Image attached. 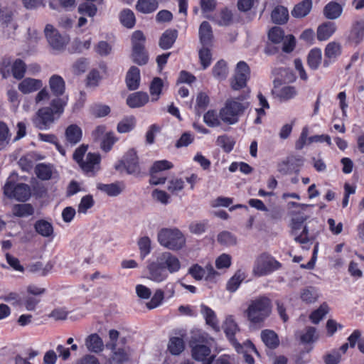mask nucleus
Wrapping results in <instances>:
<instances>
[{
  "label": "nucleus",
  "instance_id": "1",
  "mask_svg": "<svg viewBox=\"0 0 364 364\" xmlns=\"http://www.w3.org/2000/svg\"><path fill=\"white\" fill-rule=\"evenodd\" d=\"M272 308L269 297H259L249 305L246 311L247 319L253 324H260L270 316Z\"/></svg>",
  "mask_w": 364,
  "mask_h": 364
},
{
  "label": "nucleus",
  "instance_id": "2",
  "mask_svg": "<svg viewBox=\"0 0 364 364\" xmlns=\"http://www.w3.org/2000/svg\"><path fill=\"white\" fill-rule=\"evenodd\" d=\"M241 97L228 99L224 107L220 109L219 115L221 121L227 124H234L238 122L248 107L247 102H242Z\"/></svg>",
  "mask_w": 364,
  "mask_h": 364
},
{
  "label": "nucleus",
  "instance_id": "3",
  "mask_svg": "<svg viewBox=\"0 0 364 364\" xmlns=\"http://www.w3.org/2000/svg\"><path fill=\"white\" fill-rule=\"evenodd\" d=\"M159 243L169 250H178L186 243L183 233L177 228H162L157 235Z\"/></svg>",
  "mask_w": 364,
  "mask_h": 364
},
{
  "label": "nucleus",
  "instance_id": "4",
  "mask_svg": "<svg viewBox=\"0 0 364 364\" xmlns=\"http://www.w3.org/2000/svg\"><path fill=\"white\" fill-rule=\"evenodd\" d=\"M119 333L115 329L109 331L110 341L105 344L107 349L112 351V355L109 359V364H124L129 359L128 353V347L122 346L117 348V341L119 338Z\"/></svg>",
  "mask_w": 364,
  "mask_h": 364
},
{
  "label": "nucleus",
  "instance_id": "5",
  "mask_svg": "<svg viewBox=\"0 0 364 364\" xmlns=\"http://www.w3.org/2000/svg\"><path fill=\"white\" fill-rule=\"evenodd\" d=\"M282 264L272 255L262 253L255 260L253 272L257 277L266 276L279 269Z\"/></svg>",
  "mask_w": 364,
  "mask_h": 364
},
{
  "label": "nucleus",
  "instance_id": "6",
  "mask_svg": "<svg viewBox=\"0 0 364 364\" xmlns=\"http://www.w3.org/2000/svg\"><path fill=\"white\" fill-rule=\"evenodd\" d=\"M4 193L9 198L26 202L30 198L32 193L31 188L28 184L7 181L4 186Z\"/></svg>",
  "mask_w": 364,
  "mask_h": 364
},
{
  "label": "nucleus",
  "instance_id": "7",
  "mask_svg": "<svg viewBox=\"0 0 364 364\" xmlns=\"http://www.w3.org/2000/svg\"><path fill=\"white\" fill-rule=\"evenodd\" d=\"M44 34L49 46L55 51H63L70 41L68 36L60 34L51 24L46 26Z\"/></svg>",
  "mask_w": 364,
  "mask_h": 364
},
{
  "label": "nucleus",
  "instance_id": "8",
  "mask_svg": "<svg viewBox=\"0 0 364 364\" xmlns=\"http://www.w3.org/2000/svg\"><path fill=\"white\" fill-rule=\"evenodd\" d=\"M115 169L117 171L125 169L128 174L139 175L141 170L136 151L134 149H129L124 156L123 159L115 165Z\"/></svg>",
  "mask_w": 364,
  "mask_h": 364
},
{
  "label": "nucleus",
  "instance_id": "9",
  "mask_svg": "<svg viewBox=\"0 0 364 364\" xmlns=\"http://www.w3.org/2000/svg\"><path fill=\"white\" fill-rule=\"evenodd\" d=\"M205 338L203 336H192L189 341L192 357L197 361H203L210 354V348L203 344Z\"/></svg>",
  "mask_w": 364,
  "mask_h": 364
},
{
  "label": "nucleus",
  "instance_id": "10",
  "mask_svg": "<svg viewBox=\"0 0 364 364\" xmlns=\"http://www.w3.org/2000/svg\"><path fill=\"white\" fill-rule=\"evenodd\" d=\"M250 70L245 61H240L236 66L235 73L231 79L230 85L235 90L245 87L250 77Z\"/></svg>",
  "mask_w": 364,
  "mask_h": 364
},
{
  "label": "nucleus",
  "instance_id": "11",
  "mask_svg": "<svg viewBox=\"0 0 364 364\" xmlns=\"http://www.w3.org/2000/svg\"><path fill=\"white\" fill-rule=\"evenodd\" d=\"M55 121L53 109L49 107L39 109L33 119V124L39 129H48Z\"/></svg>",
  "mask_w": 364,
  "mask_h": 364
},
{
  "label": "nucleus",
  "instance_id": "12",
  "mask_svg": "<svg viewBox=\"0 0 364 364\" xmlns=\"http://www.w3.org/2000/svg\"><path fill=\"white\" fill-rule=\"evenodd\" d=\"M306 217H297L292 219L291 235L294 237L295 241L301 244H306L309 242L308 237V229L306 226L302 228Z\"/></svg>",
  "mask_w": 364,
  "mask_h": 364
},
{
  "label": "nucleus",
  "instance_id": "13",
  "mask_svg": "<svg viewBox=\"0 0 364 364\" xmlns=\"http://www.w3.org/2000/svg\"><path fill=\"white\" fill-rule=\"evenodd\" d=\"M147 277L154 282H160L166 279L168 274L164 267L159 262V256L156 261H148L146 266Z\"/></svg>",
  "mask_w": 364,
  "mask_h": 364
},
{
  "label": "nucleus",
  "instance_id": "14",
  "mask_svg": "<svg viewBox=\"0 0 364 364\" xmlns=\"http://www.w3.org/2000/svg\"><path fill=\"white\" fill-rule=\"evenodd\" d=\"M100 163L99 154L88 153L85 159L79 166L87 176H93L100 168Z\"/></svg>",
  "mask_w": 364,
  "mask_h": 364
},
{
  "label": "nucleus",
  "instance_id": "15",
  "mask_svg": "<svg viewBox=\"0 0 364 364\" xmlns=\"http://www.w3.org/2000/svg\"><path fill=\"white\" fill-rule=\"evenodd\" d=\"M159 262L164 267V269H167L170 273L176 272L181 268V262L178 257L168 252L160 254Z\"/></svg>",
  "mask_w": 364,
  "mask_h": 364
},
{
  "label": "nucleus",
  "instance_id": "16",
  "mask_svg": "<svg viewBox=\"0 0 364 364\" xmlns=\"http://www.w3.org/2000/svg\"><path fill=\"white\" fill-rule=\"evenodd\" d=\"M238 330L237 323L232 320L227 319L224 324V332L226 337L235 347L236 351L239 353H243V346L235 338V333Z\"/></svg>",
  "mask_w": 364,
  "mask_h": 364
},
{
  "label": "nucleus",
  "instance_id": "17",
  "mask_svg": "<svg viewBox=\"0 0 364 364\" xmlns=\"http://www.w3.org/2000/svg\"><path fill=\"white\" fill-rule=\"evenodd\" d=\"M82 136V130L77 124L69 125L65 130V143L68 145L73 146L78 144Z\"/></svg>",
  "mask_w": 364,
  "mask_h": 364
},
{
  "label": "nucleus",
  "instance_id": "18",
  "mask_svg": "<svg viewBox=\"0 0 364 364\" xmlns=\"http://www.w3.org/2000/svg\"><path fill=\"white\" fill-rule=\"evenodd\" d=\"M341 53V46L338 43L331 42L329 43L325 48L324 51V60L323 65L324 67L327 68L333 62L336 60L337 57H338Z\"/></svg>",
  "mask_w": 364,
  "mask_h": 364
},
{
  "label": "nucleus",
  "instance_id": "19",
  "mask_svg": "<svg viewBox=\"0 0 364 364\" xmlns=\"http://www.w3.org/2000/svg\"><path fill=\"white\" fill-rule=\"evenodd\" d=\"M364 38V20L355 21L351 26L348 39L355 45L359 44Z\"/></svg>",
  "mask_w": 364,
  "mask_h": 364
},
{
  "label": "nucleus",
  "instance_id": "20",
  "mask_svg": "<svg viewBox=\"0 0 364 364\" xmlns=\"http://www.w3.org/2000/svg\"><path fill=\"white\" fill-rule=\"evenodd\" d=\"M200 42L203 46H211L213 39L212 27L208 21H203L198 31Z\"/></svg>",
  "mask_w": 364,
  "mask_h": 364
},
{
  "label": "nucleus",
  "instance_id": "21",
  "mask_svg": "<svg viewBox=\"0 0 364 364\" xmlns=\"http://www.w3.org/2000/svg\"><path fill=\"white\" fill-rule=\"evenodd\" d=\"M42 87V80L31 77L25 78L18 85V90L23 94L36 92L41 89Z\"/></svg>",
  "mask_w": 364,
  "mask_h": 364
},
{
  "label": "nucleus",
  "instance_id": "22",
  "mask_svg": "<svg viewBox=\"0 0 364 364\" xmlns=\"http://www.w3.org/2000/svg\"><path fill=\"white\" fill-rule=\"evenodd\" d=\"M97 188L109 196L115 197L123 191L124 185L120 182L109 184L99 183L97 184Z\"/></svg>",
  "mask_w": 364,
  "mask_h": 364
},
{
  "label": "nucleus",
  "instance_id": "23",
  "mask_svg": "<svg viewBox=\"0 0 364 364\" xmlns=\"http://www.w3.org/2000/svg\"><path fill=\"white\" fill-rule=\"evenodd\" d=\"M85 346L89 351L100 353L104 350L105 345L102 339L97 333H92L85 338Z\"/></svg>",
  "mask_w": 364,
  "mask_h": 364
},
{
  "label": "nucleus",
  "instance_id": "24",
  "mask_svg": "<svg viewBox=\"0 0 364 364\" xmlns=\"http://www.w3.org/2000/svg\"><path fill=\"white\" fill-rule=\"evenodd\" d=\"M149 101V95L146 92H136L131 94L127 99V104L131 108L141 107Z\"/></svg>",
  "mask_w": 364,
  "mask_h": 364
},
{
  "label": "nucleus",
  "instance_id": "25",
  "mask_svg": "<svg viewBox=\"0 0 364 364\" xmlns=\"http://www.w3.org/2000/svg\"><path fill=\"white\" fill-rule=\"evenodd\" d=\"M49 87L53 95L60 97L65 92V83L61 76L53 75L49 79Z\"/></svg>",
  "mask_w": 364,
  "mask_h": 364
},
{
  "label": "nucleus",
  "instance_id": "26",
  "mask_svg": "<svg viewBox=\"0 0 364 364\" xmlns=\"http://www.w3.org/2000/svg\"><path fill=\"white\" fill-rule=\"evenodd\" d=\"M140 70L137 67L132 66L126 75V84L129 90H135L139 86Z\"/></svg>",
  "mask_w": 364,
  "mask_h": 364
},
{
  "label": "nucleus",
  "instance_id": "27",
  "mask_svg": "<svg viewBox=\"0 0 364 364\" xmlns=\"http://www.w3.org/2000/svg\"><path fill=\"white\" fill-rule=\"evenodd\" d=\"M336 31L334 22L326 21L318 27L317 38L319 41L328 40Z\"/></svg>",
  "mask_w": 364,
  "mask_h": 364
},
{
  "label": "nucleus",
  "instance_id": "28",
  "mask_svg": "<svg viewBox=\"0 0 364 364\" xmlns=\"http://www.w3.org/2000/svg\"><path fill=\"white\" fill-rule=\"evenodd\" d=\"M178 36L176 30L167 29L161 35L159 45L164 50L169 49L175 43Z\"/></svg>",
  "mask_w": 364,
  "mask_h": 364
},
{
  "label": "nucleus",
  "instance_id": "29",
  "mask_svg": "<svg viewBox=\"0 0 364 364\" xmlns=\"http://www.w3.org/2000/svg\"><path fill=\"white\" fill-rule=\"evenodd\" d=\"M220 26H227L230 24L232 19V12L227 8L223 9L218 14L210 17L207 16Z\"/></svg>",
  "mask_w": 364,
  "mask_h": 364
},
{
  "label": "nucleus",
  "instance_id": "30",
  "mask_svg": "<svg viewBox=\"0 0 364 364\" xmlns=\"http://www.w3.org/2000/svg\"><path fill=\"white\" fill-rule=\"evenodd\" d=\"M158 7L157 0H138L136 4V9L144 14L154 13Z\"/></svg>",
  "mask_w": 364,
  "mask_h": 364
},
{
  "label": "nucleus",
  "instance_id": "31",
  "mask_svg": "<svg viewBox=\"0 0 364 364\" xmlns=\"http://www.w3.org/2000/svg\"><path fill=\"white\" fill-rule=\"evenodd\" d=\"M261 338L264 343L270 349H274L279 345L278 336L272 330H263L261 333Z\"/></svg>",
  "mask_w": 364,
  "mask_h": 364
},
{
  "label": "nucleus",
  "instance_id": "32",
  "mask_svg": "<svg viewBox=\"0 0 364 364\" xmlns=\"http://www.w3.org/2000/svg\"><path fill=\"white\" fill-rule=\"evenodd\" d=\"M342 6L335 1L327 4L323 9V14L328 19L333 20L339 18L342 14Z\"/></svg>",
  "mask_w": 364,
  "mask_h": 364
},
{
  "label": "nucleus",
  "instance_id": "33",
  "mask_svg": "<svg viewBox=\"0 0 364 364\" xmlns=\"http://www.w3.org/2000/svg\"><path fill=\"white\" fill-rule=\"evenodd\" d=\"M311 8V0H303L294 6L291 15L296 18H303L309 14Z\"/></svg>",
  "mask_w": 364,
  "mask_h": 364
},
{
  "label": "nucleus",
  "instance_id": "34",
  "mask_svg": "<svg viewBox=\"0 0 364 364\" xmlns=\"http://www.w3.org/2000/svg\"><path fill=\"white\" fill-rule=\"evenodd\" d=\"M12 213L19 218L28 217L34 213V208L30 203L16 204L12 208Z\"/></svg>",
  "mask_w": 364,
  "mask_h": 364
},
{
  "label": "nucleus",
  "instance_id": "35",
  "mask_svg": "<svg viewBox=\"0 0 364 364\" xmlns=\"http://www.w3.org/2000/svg\"><path fill=\"white\" fill-rule=\"evenodd\" d=\"M36 232L43 237H50L53 233V228L51 223L45 220H37L34 225Z\"/></svg>",
  "mask_w": 364,
  "mask_h": 364
},
{
  "label": "nucleus",
  "instance_id": "36",
  "mask_svg": "<svg viewBox=\"0 0 364 364\" xmlns=\"http://www.w3.org/2000/svg\"><path fill=\"white\" fill-rule=\"evenodd\" d=\"M185 349V343L183 338L179 337H171L168 344V350L174 355L181 353Z\"/></svg>",
  "mask_w": 364,
  "mask_h": 364
},
{
  "label": "nucleus",
  "instance_id": "37",
  "mask_svg": "<svg viewBox=\"0 0 364 364\" xmlns=\"http://www.w3.org/2000/svg\"><path fill=\"white\" fill-rule=\"evenodd\" d=\"M322 53L319 48H314L310 50L307 56V63L312 70H316L321 63Z\"/></svg>",
  "mask_w": 364,
  "mask_h": 364
},
{
  "label": "nucleus",
  "instance_id": "38",
  "mask_svg": "<svg viewBox=\"0 0 364 364\" xmlns=\"http://www.w3.org/2000/svg\"><path fill=\"white\" fill-rule=\"evenodd\" d=\"M245 277L246 276L245 272L240 269L237 270L228 282L226 287L227 289L230 293L235 292L240 285L241 282L245 279Z\"/></svg>",
  "mask_w": 364,
  "mask_h": 364
},
{
  "label": "nucleus",
  "instance_id": "39",
  "mask_svg": "<svg viewBox=\"0 0 364 364\" xmlns=\"http://www.w3.org/2000/svg\"><path fill=\"white\" fill-rule=\"evenodd\" d=\"M288 17V10L282 6H277L272 12V19L275 23H284L287 21Z\"/></svg>",
  "mask_w": 364,
  "mask_h": 364
},
{
  "label": "nucleus",
  "instance_id": "40",
  "mask_svg": "<svg viewBox=\"0 0 364 364\" xmlns=\"http://www.w3.org/2000/svg\"><path fill=\"white\" fill-rule=\"evenodd\" d=\"M163 87L164 82L160 77H156L152 80L149 87L151 101H157L159 99Z\"/></svg>",
  "mask_w": 364,
  "mask_h": 364
},
{
  "label": "nucleus",
  "instance_id": "41",
  "mask_svg": "<svg viewBox=\"0 0 364 364\" xmlns=\"http://www.w3.org/2000/svg\"><path fill=\"white\" fill-rule=\"evenodd\" d=\"M210 103V99L208 95L205 92H200L196 97V104L195 107L196 114L198 116L205 110Z\"/></svg>",
  "mask_w": 364,
  "mask_h": 364
},
{
  "label": "nucleus",
  "instance_id": "42",
  "mask_svg": "<svg viewBox=\"0 0 364 364\" xmlns=\"http://www.w3.org/2000/svg\"><path fill=\"white\" fill-rule=\"evenodd\" d=\"M137 245L139 250V255L144 259L151 251V241L148 236H144L139 239Z\"/></svg>",
  "mask_w": 364,
  "mask_h": 364
},
{
  "label": "nucleus",
  "instance_id": "43",
  "mask_svg": "<svg viewBox=\"0 0 364 364\" xmlns=\"http://www.w3.org/2000/svg\"><path fill=\"white\" fill-rule=\"evenodd\" d=\"M35 172L38 178L47 181L51 178L53 166L50 164H39L36 166Z\"/></svg>",
  "mask_w": 364,
  "mask_h": 364
},
{
  "label": "nucleus",
  "instance_id": "44",
  "mask_svg": "<svg viewBox=\"0 0 364 364\" xmlns=\"http://www.w3.org/2000/svg\"><path fill=\"white\" fill-rule=\"evenodd\" d=\"M212 72L214 77L218 80H223L225 79L228 73V70L225 61L221 60L217 62L216 64L213 66Z\"/></svg>",
  "mask_w": 364,
  "mask_h": 364
},
{
  "label": "nucleus",
  "instance_id": "45",
  "mask_svg": "<svg viewBox=\"0 0 364 364\" xmlns=\"http://www.w3.org/2000/svg\"><path fill=\"white\" fill-rule=\"evenodd\" d=\"M120 21L123 26L128 28H132L134 26L136 19L134 12L130 9H124L120 13Z\"/></svg>",
  "mask_w": 364,
  "mask_h": 364
},
{
  "label": "nucleus",
  "instance_id": "46",
  "mask_svg": "<svg viewBox=\"0 0 364 364\" xmlns=\"http://www.w3.org/2000/svg\"><path fill=\"white\" fill-rule=\"evenodd\" d=\"M219 114L214 109H210L203 115L204 122L210 127H215L220 125Z\"/></svg>",
  "mask_w": 364,
  "mask_h": 364
},
{
  "label": "nucleus",
  "instance_id": "47",
  "mask_svg": "<svg viewBox=\"0 0 364 364\" xmlns=\"http://www.w3.org/2000/svg\"><path fill=\"white\" fill-rule=\"evenodd\" d=\"M146 37L141 31H136L132 36V50L145 48Z\"/></svg>",
  "mask_w": 364,
  "mask_h": 364
},
{
  "label": "nucleus",
  "instance_id": "48",
  "mask_svg": "<svg viewBox=\"0 0 364 364\" xmlns=\"http://www.w3.org/2000/svg\"><path fill=\"white\" fill-rule=\"evenodd\" d=\"M328 306L326 303L322 304L319 308L313 311L309 318L313 323L317 324L328 314Z\"/></svg>",
  "mask_w": 364,
  "mask_h": 364
},
{
  "label": "nucleus",
  "instance_id": "49",
  "mask_svg": "<svg viewBox=\"0 0 364 364\" xmlns=\"http://www.w3.org/2000/svg\"><path fill=\"white\" fill-rule=\"evenodd\" d=\"M185 186V182L182 178H173L168 181L167 189L173 195H178Z\"/></svg>",
  "mask_w": 364,
  "mask_h": 364
},
{
  "label": "nucleus",
  "instance_id": "50",
  "mask_svg": "<svg viewBox=\"0 0 364 364\" xmlns=\"http://www.w3.org/2000/svg\"><path fill=\"white\" fill-rule=\"evenodd\" d=\"M26 66L24 62L21 59L16 60L11 67L13 76L18 80L23 77L26 73Z\"/></svg>",
  "mask_w": 364,
  "mask_h": 364
},
{
  "label": "nucleus",
  "instance_id": "51",
  "mask_svg": "<svg viewBox=\"0 0 364 364\" xmlns=\"http://www.w3.org/2000/svg\"><path fill=\"white\" fill-rule=\"evenodd\" d=\"M117 141V138L114 136L113 132H107L102 139L100 147L104 151L108 152L112 149L113 145Z\"/></svg>",
  "mask_w": 364,
  "mask_h": 364
},
{
  "label": "nucleus",
  "instance_id": "52",
  "mask_svg": "<svg viewBox=\"0 0 364 364\" xmlns=\"http://www.w3.org/2000/svg\"><path fill=\"white\" fill-rule=\"evenodd\" d=\"M216 144L225 152L229 153L233 149L235 141L227 135H222L218 137Z\"/></svg>",
  "mask_w": 364,
  "mask_h": 364
},
{
  "label": "nucleus",
  "instance_id": "53",
  "mask_svg": "<svg viewBox=\"0 0 364 364\" xmlns=\"http://www.w3.org/2000/svg\"><path fill=\"white\" fill-rule=\"evenodd\" d=\"M218 242L225 246H232L236 244L237 238L228 231H223L218 235Z\"/></svg>",
  "mask_w": 364,
  "mask_h": 364
},
{
  "label": "nucleus",
  "instance_id": "54",
  "mask_svg": "<svg viewBox=\"0 0 364 364\" xmlns=\"http://www.w3.org/2000/svg\"><path fill=\"white\" fill-rule=\"evenodd\" d=\"M135 126V119L134 117H129L123 119L117 124V131L119 133H127L134 129Z\"/></svg>",
  "mask_w": 364,
  "mask_h": 364
},
{
  "label": "nucleus",
  "instance_id": "55",
  "mask_svg": "<svg viewBox=\"0 0 364 364\" xmlns=\"http://www.w3.org/2000/svg\"><path fill=\"white\" fill-rule=\"evenodd\" d=\"M132 58L133 62L139 65L146 64L149 60V55L145 48L143 50H132Z\"/></svg>",
  "mask_w": 364,
  "mask_h": 364
},
{
  "label": "nucleus",
  "instance_id": "56",
  "mask_svg": "<svg viewBox=\"0 0 364 364\" xmlns=\"http://www.w3.org/2000/svg\"><path fill=\"white\" fill-rule=\"evenodd\" d=\"M67 100L68 99L65 100L59 97L51 100L50 108L53 109L54 114H58V117H59L63 114L64 107L67 105Z\"/></svg>",
  "mask_w": 364,
  "mask_h": 364
},
{
  "label": "nucleus",
  "instance_id": "57",
  "mask_svg": "<svg viewBox=\"0 0 364 364\" xmlns=\"http://www.w3.org/2000/svg\"><path fill=\"white\" fill-rule=\"evenodd\" d=\"M210 46H203L202 48L199 50V58L200 62L203 68V69H206L211 63V53L210 50Z\"/></svg>",
  "mask_w": 364,
  "mask_h": 364
},
{
  "label": "nucleus",
  "instance_id": "58",
  "mask_svg": "<svg viewBox=\"0 0 364 364\" xmlns=\"http://www.w3.org/2000/svg\"><path fill=\"white\" fill-rule=\"evenodd\" d=\"M78 12L82 15H87L90 17L95 16L97 9L96 6L90 2L80 4L78 6Z\"/></svg>",
  "mask_w": 364,
  "mask_h": 364
},
{
  "label": "nucleus",
  "instance_id": "59",
  "mask_svg": "<svg viewBox=\"0 0 364 364\" xmlns=\"http://www.w3.org/2000/svg\"><path fill=\"white\" fill-rule=\"evenodd\" d=\"M90 111L95 117H103L109 114L110 108L106 105L95 104L91 107Z\"/></svg>",
  "mask_w": 364,
  "mask_h": 364
},
{
  "label": "nucleus",
  "instance_id": "60",
  "mask_svg": "<svg viewBox=\"0 0 364 364\" xmlns=\"http://www.w3.org/2000/svg\"><path fill=\"white\" fill-rule=\"evenodd\" d=\"M10 136L9 129L7 125L0 122V150L9 144Z\"/></svg>",
  "mask_w": 364,
  "mask_h": 364
},
{
  "label": "nucleus",
  "instance_id": "61",
  "mask_svg": "<svg viewBox=\"0 0 364 364\" xmlns=\"http://www.w3.org/2000/svg\"><path fill=\"white\" fill-rule=\"evenodd\" d=\"M268 37L272 43L277 44L282 42L284 38V33L281 28L273 27L269 30Z\"/></svg>",
  "mask_w": 364,
  "mask_h": 364
},
{
  "label": "nucleus",
  "instance_id": "62",
  "mask_svg": "<svg viewBox=\"0 0 364 364\" xmlns=\"http://www.w3.org/2000/svg\"><path fill=\"white\" fill-rule=\"evenodd\" d=\"M94 203L95 202L92 196L87 195L85 196H83L77 207L78 213H86L87 210L91 208L94 205Z\"/></svg>",
  "mask_w": 364,
  "mask_h": 364
},
{
  "label": "nucleus",
  "instance_id": "63",
  "mask_svg": "<svg viewBox=\"0 0 364 364\" xmlns=\"http://www.w3.org/2000/svg\"><path fill=\"white\" fill-rule=\"evenodd\" d=\"M297 94L296 88L293 86H284L281 88L278 94L279 97L283 100L294 98Z\"/></svg>",
  "mask_w": 364,
  "mask_h": 364
},
{
  "label": "nucleus",
  "instance_id": "64",
  "mask_svg": "<svg viewBox=\"0 0 364 364\" xmlns=\"http://www.w3.org/2000/svg\"><path fill=\"white\" fill-rule=\"evenodd\" d=\"M94 50L100 56H107L112 52V46L107 41H101L95 46Z\"/></svg>",
  "mask_w": 364,
  "mask_h": 364
}]
</instances>
